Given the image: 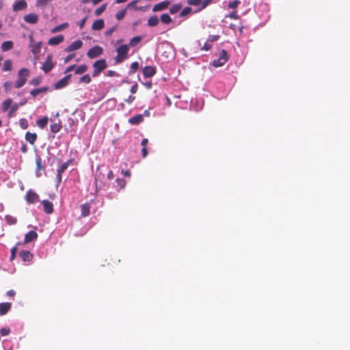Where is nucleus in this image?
Here are the masks:
<instances>
[{
  "label": "nucleus",
  "mask_w": 350,
  "mask_h": 350,
  "mask_svg": "<svg viewBox=\"0 0 350 350\" xmlns=\"http://www.w3.org/2000/svg\"><path fill=\"white\" fill-rule=\"evenodd\" d=\"M62 128L60 122H55L51 124V131L53 133H58Z\"/></svg>",
  "instance_id": "cd10ccee"
},
{
  "label": "nucleus",
  "mask_w": 350,
  "mask_h": 350,
  "mask_svg": "<svg viewBox=\"0 0 350 350\" xmlns=\"http://www.w3.org/2000/svg\"><path fill=\"white\" fill-rule=\"evenodd\" d=\"M20 126L22 129H26L28 126L27 122L25 119H21L20 120Z\"/></svg>",
  "instance_id": "3c124183"
},
{
  "label": "nucleus",
  "mask_w": 350,
  "mask_h": 350,
  "mask_svg": "<svg viewBox=\"0 0 350 350\" xmlns=\"http://www.w3.org/2000/svg\"><path fill=\"white\" fill-rule=\"evenodd\" d=\"M191 12V8L189 7L185 8L180 12V16H186Z\"/></svg>",
  "instance_id": "09e8293b"
},
{
  "label": "nucleus",
  "mask_w": 350,
  "mask_h": 350,
  "mask_svg": "<svg viewBox=\"0 0 350 350\" xmlns=\"http://www.w3.org/2000/svg\"><path fill=\"white\" fill-rule=\"evenodd\" d=\"M40 83V79L39 78H35L30 81L29 83L33 85H37Z\"/></svg>",
  "instance_id": "6e6d98bb"
},
{
  "label": "nucleus",
  "mask_w": 350,
  "mask_h": 350,
  "mask_svg": "<svg viewBox=\"0 0 350 350\" xmlns=\"http://www.w3.org/2000/svg\"><path fill=\"white\" fill-rule=\"evenodd\" d=\"M213 0H202V3L200 5H202L201 8L199 10H202V9H204Z\"/></svg>",
  "instance_id": "8fccbe9b"
},
{
  "label": "nucleus",
  "mask_w": 350,
  "mask_h": 350,
  "mask_svg": "<svg viewBox=\"0 0 350 350\" xmlns=\"http://www.w3.org/2000/svg\"><path fill=\"white\" fill-rule=\"evenodd\" d=\"M25 198L28 203H35L39 200V196L34 191L29 190L27 191Z\"/></svg>",
  "instance_id": "423d86ee"
},
{
  "label": "nucleus",
  "mask_w": 350,
  "mask_h": 350,
  "mask_svg": "<svg viewBox=\"0 0 350 350\" xmlns=\"http://www.w3.org/2000/svg\"><path fill=\"white\" fill-rule=\"evenodd\" d=\"M68 27V23H62V24H61L59 25H57V26L53 27L51 30V32L52 33H57V32H59V31H61L65 29Z\"/></svg>",
  "instance_id": "5701e85b"
},
{
  "label": "nucleus",
  "mask_w": 350,
  "mask_h": 350,
  "mask_svg": "<svg viewBox=\"0 0 350 350\" xmlns=\"http://www.w3.org/2000/svg\"><path fill=\"white\" fill-rule=\"evenodd\" d=\"M93 67H94V71L92 73V76L94 77H97L102 70H103L104 69L106 68V67H107L106 61L103 59L97 60L94 63Z\"/></svg>",
  "instance_id": "7ed1b4c3"
},
{
  "label": "nucleus",
  "mask_w": 350,
  "mask_h": 350,
  "mask_svg": "<svg viewBox=\"0 0 350 350\" xmlns=\"http://www.w3.org/2000/svg\"><path fill=\"white\" fill-rule=\"evenodd\" d=\"M87 70H88V66H86L85 64L80 65L75 69V73L77 75H81V74L86 72Z\"/></svg>",
  "instance_id": "2f4dec72"
},
{
  "label": "nucleus",
  "mask_w": 350,
  "mask_h": 350,
  "mask_svg": "<svg viewBox=\"0 0 350 350\" xmlns=\"http://www.w3.org/2000/svg\"><path fill=\"white\" fill-rule=\"evenodd\" d=\"M53 67V64L51 62V57L48 56L46 61L44 63L42 69L44 72H49Z\"/></svg>",
  "instance_id": "4468645a"
},
{
  "label": "nucleus",
  "mask_w": 350,
  "mask_h": 350,
  "mask_svg": "<svg viewBox=\"0 0 350 350\" xmlns=\"http://www.w3.org/2000/svg\"><path fill=\"white\" fill-rule=\"evenodd\" d=\"M42 204L43 205L44 210L46 213L50 214L53 212V206L52 202H49V200H45L42 202Z\"/></svg>",
  "instance_id": "f3484780"
},
{
  "label": "nucleus",
  "mask_w": 350,
  "mask_h": 350,
  "mask_svg": "<svg viewBox=\"0 0 350 350\" xmlns=\"http://www.w3.org/2000/svg\"><path fill=\"white\" fill-rule=\"evenodd\" d=\"M48 121H49V118L46 116L44 117L42 119H40L37 121V125L40 129H44L46 126Z\"/></svg>",
  "instance_id": "c85d7f7f"
},
{
  "label": "nucleus",
  "mask_w": 350,
  "mask_h": 350,
  "mask_svg": "<svg viewBox=\"0 0 350 350\" xmlns=\"http://www.w3.org/2000/svg\"><path fill=\"white\" fill-rule=\"evenodd\" d=\"M12 104V100L8 98L2 103V109L3 111H6Z\"/></svg>",
  "instance_id": "c756f323"
},
{
  "label": "nucleus",
  "mask_w": 350,
  "mask_h": 350,
  "mask_svg": "<svg viewBox=\"0 0 350 350\" xmlns=\"http://www.w3.org/2000/svg\"><path fill=\"white\" fill-rule=\"evenodd\" d=\"M170 2L169 1H164L160 2L153 6L152 11L156 12L164 10L167 8V7L170 5Z\"/></svg>",
  "instance_id": "0eeeda50"
},
{
  "label": "nucleus",
  "mask_w": 350,
  "mask_h": 350,
  "mask_svg": "<svg viewBox=\"0 0 350 350\" xmlns=\"http://www.w3.org/2000/svg\"><path fill=\"white\" fill-rule=\"evenodd\" d=\"M161 21L164 24H169L172 22V18L167 14H163L161 16Z\"/></svg>",
  "instance_id": "72a5a7b5"
},
{
  "label": "nucleus",
  "mask_w": 350,
  "mask_h": 350,
  "mask_svg": "<svg viewBox=\"0 0 350 350\" xmlns=\"http://www.w3.org/2000/svg\"><path fill=\"white\" fill-rule=\"evenodd\" d=\"M155 68L152 66H146L143 69V74L146 77H151L155 74Z\"/></svg>",
  "instance_id": "a211bd4d"
},
{
  "label": "nucleus",
  "mask_w": 350,
  "mask_h": 350,
  "mask_svg": "<svg viewBox=\"0 0 350 350\" xmlns=\"http://www.w3.org/2000/svg\"><path fill=\"white\" fill-rule=\"evenodd\" d=\"M64 40V37L63 35H58L57 36L53 37L48 40V44L51 46H55L60 44Z\"/></svg>",
  "instance_id": "9b49d317"
},
{
  "label": "nucleus",
  "mask_w": 350,
  "mask_h": 350,
  "mask_svg": "<svg viewBox=\"0 0 350 350\" xmlns=\"http://www.w3.org/2000/svg\"><path fill=\"white\" fill-rule=\"evenodd\" d=\"M46 90V88H37V89H34V90H31L30 94L33 96H36L40 93L44 92Z\"/></svg>",
  "instance_id": "c9c22d12"
},
{
  "label": "nucleus",
  "mask_w": 350,
  "mask_h": 350,
  "mask_svg": "<svg viewBox=\"0 0 350 350\" xmlns=\"http://www.w3.org/2000/svg\"><path fill=\"white\" fill-rule=\"evenodd\" d=\"M104 21L103 19H98L93 23L92 29L95 31L100 30L104 27Z\"/></svg>",
  "instance_id": "6ab92c4d"
},
{
  "label": "nucleus",
  "mask_w": 350,
  "mask_h": 350,
  "mask_svg": "<svg viewBox=\"0 0 350 350\" xmlns=\"http://www.w3.org/2000/svg\"><path fill=\"white\" fill-rule=\"evenodd\" d=\"M70 75H68L64 77L63 79H60L55 83V88L56 89H60L65 87L68 83V81L70 80Z\"/></svg>",
  "instance_id": "ddd939ff"
},
{
  "label": "nucleus",
  "mask_w": 350,
  "mask_h": 350,
  "mask_svg": "<svg viewBox=\"0 0 350 350\" xmlns=\"http://www.w3.org/2000/svg\"><path fill=\"white\" fill-rule=\"evenodd\" d=\"M135 99V96H129L128 98L125 100V101L128 103H131Z\"/></svg>",
  "instance_id": "338daca9"
},
{
  "label": "nucleus",
  "mask_w": 350,
  "mask_h": 350,
  "mask_svg": "<svg viewBox=\"0 0 350 350\" xmlns=\"http://www.w3.org/2000/svg\"><path fill=\"white\" fill-rule=\"evenodd\" d=\"M14 46L12 41H5L1 44V50L3 51H8L11 50Z\"/></svg>",
  "instance_id": "4be33fe9"
},
{
  "label": "nucleus",
  "mask_w": 350,
  "mask_h": 350,
  "mask_svg": "<svg viewBox=\"0 0 350 350\" xmlns=\"http://www.w3.org/2000/svg\"><path fill=\"white\" fill-rule=\"evenodd\" d=\"M159 18L157 16H152L148 20V25L154 27L159 23Z\"/></svg>",
  "instance_id": "bb28decb"
},
{
  "label": "nucleus",
  "mask_w": 350,
  "mask_h": 350,
  "mask_svg": "<svg viewBox=\"0 0 350 350\" xmlns=\"http://www.w3.org/2000/svg\"><path fill=\"white\" fill-rule=\"evenodd\" d=\"M139 68V64L137 62H133L131 65V72H135Z\"/></svg>",
  "instance_id": "de8ad7c7"
},
{
  "label": "nucleus",
  "mask_w": 350,
  "mask_h": 350,
  "mask_svg": "<svg viewBox=\"0 0 350 350\" xmlns=\"http://www.w3.org/2000/svg\"><path fill=\"white\" fill-rule=\"evenodd\" d=\"M86 19H87V17H85L84 18H83L82 20H81L79 23H78V25L79 27L82 29L84 25H85V21H86Z\"/></svg>",
  "instance_id": "bf43d9fd"
},
{
  "label": "nucleus",
  "mask_w": 350,
  "mask_h": 350,
  "mask_svg": "<svg viewBox=\"0 0 350 350\" xmlns=\"http://www.w3.org/2000/svg\"><path fill=\"white\" fill-rule=\"evenodd\" d=\"M79 81L86 84L90 83L91 81L90 76L89 75H85L79 79Z\"/></svg>",
  "instance_id": "ea45409f"
},
{
  "label": "nucleus",
  "mask_w": 350,
  "mask_h": 350,
  "mask_svg": "<svg viewBox=\"0 0 350 350\" xmlns=\"http://www.w3.org/2000/svg\"><path fill=\"white\" fill-rule=\"evenodd\" d=\"M137 1H137V0L131 1V3H129L127 5V8H134L136 10H142V8H139L135 6V4L137 3Z\"/></svg>",
  "instance_id": "864d4df0"
},
{
  "label": "nucleus",
  "mask_w": 350,
  "mask_h": 350,
  "mask_svg": "<svg viewBox=\"0 0 350 350\" xmlns=\"http://www.w3.org/2000/svg\"><path fill=\"white\" fill-rule=\"evenodd\" d=\"M228 56L227 55L226 51L224 49H222L219 54V59L214 60L212 62V65L216 68L220 67V66L224 65V64L228 61Z\"/></svg>",
  "instance_id": "20e7f679"
},
{
  "label": "nucleus",
  "mask_w": 350,
  "mask_h": 350,
  "mask_svg": "<svg viewBox=\"0 0 350 350\" xmlns=\"http://www.w3.org/2000/svg\"><path fill=\"white\" fill-rule=\"evenodd\" d=\"M37 135L36 133H32L30 132H27L25 135V139L27 142H29L31 144H33L35 141L36 140Z\"/></svg>",
  "instance_id": "b1692460"
},
{
  "label": "nucleus",
  "mask_w": 350,
  "mask_h": 350,
  "mask_svg": "<svg viewBox=\"0 0 350 350\" xmlns=\"http://www.w3.org/2000/svg\"><path fill=\"white\" fill-rule=\"evenodd\" d=\"M27 6V4L25 0H18L13 5V10L17 12L19 10H25Z\"/></svg>",
  "instance_id": "1a4fd4ad"
},
{
  "label": "nucleus",
  "mask_w": 350,
  "mask_h": 350,
  "mask_svg": "<svg viewBox=\"0 0 350 350\" xmlns=\"http://www.w3.org/2000/svg\"><path fill=\"white\" fill-rule=\"evenodd\" d=\"M142 40V37L141 36H135L134 38H133L132 39H131L130 42H129V45L130 46H135L137 44H138Z\"/></svg>",
  "instance_id": "7c9ffc66"
},
{
  "label": "nucleus",
  "mask_w": 350,
  "mask_h": 350,
  "mask_svg": "<svg viewBox=\"0 0 350 350\" xmlns=\"http://www.w3.org/2000/svg\"><path fill=\"white\" fill-rule=\"evenodd\" d=\"M81 215L83 217H86L90 215V206L88 204H84L81 206Z\"/></svg>",
  "instance_id": "393cba45"
},
{
  "label": "nucleus",
  "mask_w": 350,
  "mask_h": 350,
  "mask_svg": "<svg viewBox=\"0 0 350 350\" xmlns=\"http://www.w3.org/2000/svg\"><path fill=\"white\" fill-rule=\"evenodd\" d=\"M189 5H199L202 3V0H187Z\"/></svg>",
  "instance_id": "a18cd8bd"
},
{
  "label": "nucleus",
  "mask_w": 350,
  "mask_h": 350,
  "mask_svg": "<svg viewBox=\"0 0 350 350\" xmlns=\"http://www.w3.org/2000/svg\"><path fill=\"white\" fill-rule=\"evenodd\" d=\"M29 72L27 68H21L18 72V80L16 81L15 86L17 88L23 87L29 76Z\"/></svg>",
  "instance_id": "f257e3e1"
},
{
  "label": "nucleus",
  "mask_w": 350,
  "mask_h": 350,
  "mask_svg": "<svg viewBox=\"0 0 350 350\" xmlns=\"http://www.w3.org/2000/svg\"><path fill=\"white\" fill-rule=\"evenodd\" d=\"M181 9V5L178 4L174 5L170 8V12L172 14L177 13Z\"/></svg>",
  "instance_id": "a19ab883"
},
{
  "label": "nucleus",
  "mask_w": 350,
  "mask_h": 350,
  "mask_svg": "<svg viewBox=\"0 0 350 350\" xmlns=\"http://www.w3.org/2000/svg\"><path fill=\"white\" fill-rule=\"evenodd\" d=\"M211 46H212V45L208 44V42H207L202 47V50L208 51L211 48Z\"/></svg>",
  "instance_id": "052dcab7"
},
{
  "label": "nucleus",
  "mask_w": 350,
  "mask_h": 350,
  "mask_svg": "<svg viewBox=\"0 0 350 350\" xmlns=\"http://www.w3.org/2000/svg\"><path fill=\"white\" fill-rule=\"evenodd\" d=\"M30 41H31V51L33 54L36 55L38 53H40V47H41V42L33 44V39L32 36L29 37Z\"/></svg>",
  "instance_id": "2eb2a0df"
},
{
  "label": "nucleus",
  "mask_w": 350,
  "mask_h": 350,
  "mask_svg": "<svg viewBox=\"0 0 350 350\" xmlns=\"http://www.w3.org/2000/svg\"><path fill=\"white\" fill-rule=\"evenodd\" d=\"M106 8L107 4H103L100 7L98 8L94 12L95 15L100 16L106 10Z\"/></svg>",
  "instance_id": "58836bf2"
},
{
  "label": "nucleus",
  "mask_w": 350,
  "mask_h": 350,
  "mask_svg": "<svg viewBox=\"0 0 350 350\" xmlns=\"http://www.w3.org/2000/svg\"><path fill=\"white\" fill-rule=\"evenodd\" d=\"M241 3V1L239 0H234L232 1L229 2L228 6L230 9H234L236 8L239 4Z\"/></svg>",
  "instance_id": "37998d69"
},
{
  "label": "nucleus",
  "mask_w": 350,
  "mask_h": 350,
  "mask_svg": "<svg viewBox=\"0 0 350 350\" xmlns=\"http://www.w3.org/2000/svg\"><path fill=\"white\" fill-rule=\"evenodd\" d=\"M68 167V163L66 162L62 163L61 165L59 166V167L57 170V172L63 173Z\"/></svg>",
  "instance_id": "79ce46f5"
},
{
  "label": "nucleus",
  "mask_w": 350,
  "mask_h": 350,
  "mask_svg": "<svg viewBox=\"0 0 350 350\" xmlns=\"http://www.w3.org/2000/svg\"><path fill=\"white\" fill-rule=\"evenodd\" d=\"M62 173L59 174V172L57 173L56 180H57V184H59L62 181Z\"/></svg>",
  "instance_id": "69168bd1"
},
{
  "label": "nucleus",
  "mask_w": 350,
  "mask_h": 350,
  "mask_svg": "<svg viewBox=\"0 0 350 350\" xmlns=\"http://www.w3.org/2000/svg\"><path fill=\"white\" fill-rule=\"evenodd\" d=\"M228 16L233 19H237L239 18L237 12L236 11L230 13Z\"/></svg>",
  "instance_id": "13d9d810"
},
{
  "label": "nucleus",
  "mask_w": 350,
  "mask_h": 350,
  "mask_svg": "<svg viewBox=\"0 0 350 350\" xmlns=\"http://www.w3.org/2000/svg\"><path fill=\"white\" fill-rule=\"evenodd\" d=\"M218 38H219V36H209L208 38L207 41L208 42H213L217 40Z\"/></svg>",
  "instance_id": "5fc2aeb1"
},
{
  "label": "nucleus",
  "mask_w": 350,
  "mask_h": 350,
  "mask_svg": "<svg viewBox=\"0 0 350 350\" xmlns=\"http://www.w3.org/2000/svg\"><path fill=\"white\" fill-rule=\"evenodd\" d=\"M17 250H18L17 245H16L12 248L11 257H10L11 260H13L15 258Z\"/></svg>",
  "instance_id": "603ef678"
},
{
  "label": "nucleus",
  "mask_w": 350,
  "mask_h": 350,
  "mask_svg": "<svg viewBox=\"0 0 350 350\" xmlns=\"http://www.w3.org/2000/svg\"><path fill=\"white\" fill-rule=\"evenodd\" d=\"M19 107V105L15 103L14 105H12L10 106V109L8 112V116L9 117H12L14 115L15 112L18 110Z\"/></svg>",
  "instance_id": "f704fd0d"
},
{
  "label": "nucleus",
  "mask_w": 350,
  "mask_h": 350,
  "mask_svg": "<svg viewBox=\"0 0 350 350\" xmlns=\"http://www.w3.org/2000/svg\"><path fill=\"white\" fill-rule=\"evenodd\" d=\"M116 181L122 188L124 187L125 181L123 179L117 178Z\"/></svg>",
  "instance_id": "680f3d73"
},
{
  "label": "nucleus",
  "mask_w": 350,
  "mask_h": 350,
  "mask_svg": "<svg viewBox=\"0 0 350 350\" xmlns=\"http://www.w3.org/2000/svg\"><path fill=\"white\" fill-rule=\"evenodd\" d=\"M126 9L122 10L119 12H118L116 14V18L117 20L120 21L122 20L126 15Z\"/></svg>",
  "instance_id": "4c0bfd02"
},
{
  "label": "nucleus",
  "mask_w": 350,
  "mask_h": 350,
  "mask_svg": "<svg viewBox=\"0 0 350 350\" xmlns=\"http://www.w3.org/2000/svg\"><path fill=\"white\" fill-rule=\"evenodd\" d=\"M83 45V42L81 40H77L72 42L66 49V52H71L72 51L77 50L80 49Z\"/></svg>",
  "instance_id": "9d476101"
},
{
  "label": "nucleus",
  "mask_w": 350,
  "mask_h": 350,
  "mask_svg": "<svg viewBox=\"0 0 350 350\" xmlns=\"http://www.w3.org/2000/svg\"><path fill=\"white\" fill-rule=\"evenodd\" d=\"M19 256L24 261H30L33 258V254L27 250H22Z\"/></svg>",
  "instance_id": "dca6fc26"
},
{
  "label": "nucleus",
  "mask_w": 350,
  "mask_h": 350,
  "mask_svg": "<svg viewBox=\"0 0 350 350\" xmlns=\"http://www.w3.org/2000/svg\"><path fill=\"white\" fill-rule=\"evenodd\" d=\"M11 85H12V82H10V81H6L3 84V87L5 88V92H8L10 90Z\"/></svg>",
  "instance_id": "4d7b16f0"
},
{
  "label": "nucleus",
  "mask_w": 350,
  "mask_h": 350,
  "mask_svg": "<svg viewBox=\"0 0 350 350\" xmlns=\"http://www.w3.org/2000/svg\"><path fill=\"white\" fill-rule=\"evenodd\" d=\"M12 62L10 59H7L4 62L3 69L4 71H8L12 69Z\"/></svg>",
  "instance_id": "e433bc0d"
},
{
  "label": "nucleus",
  "mask_w": 350,
  "mask_h": 350,
  "mask_svg": "<svg viewBox=\"0 0 350 350\" xmlns=\"http://www.w3.org/2000/svg\"><path fill=\"white\" fill-rule=\"evenodd\" d=\"M37 237H38V234L36 231H33V230L29 231L28 233H27L25 235L24 243L25 244L29 243L31 241L36 239Z\"/></svg>",
  "instance_id": "f8f14e48"
},
{
  "label": "nucleus",
  "mask_w": 350,
  "mask_h": 350,
  "mask_svg": "<svg viewBox=\"0 0 350 350\" xmlns=\"http://www.w3.org/2000/svg\"><path fill=\"white\" fill-rule=\"evenodd\" d=\"M129 50V46L127 44H123L116 49L118 55L116 57V61L118 63L122 62L127 57V53Z\"/></svg>",
  "instance_id": "f03ea898"
},
{
  "label": "nucleus",
  "mask_w": 350,
  "mask_h": 350,
  "mask_svg": "<svg viewBox=\"0 0 350 350\" xmlns=\"http://www.w3.org/2000/svg\"><path fill=\"white\" fill-rule=\"evenodd\" d=\"M10 332V329L8 327H3L0 329V333L2 336H8Z\"/></svg>",
  "instance_id": "49530a36"
},
{
  "label": "nucleus",
  "mask_w": 350,
  "mask_h": 350,
  "mask_svg": "<svg viewBox=\"0 0 350 350\" xmlns=\"http://www.w3.org/2000/svg\"><path fill=\"white\" fill-rule=\"evenodd\" d=\"M36 161L37 170H43L44 166L42 165L41 159L37 158ZM36 173H37V176H38L39 175H38V171H36Z\"/></svg>",
  "instance_id": "c03bdc74"
},
{
  "label": "nucleus",
  "mask_w": 350,
  "mask_h": 350,
  "mask_svg": "<svg viewBox=\"0 0 350 350\" xmlns=\"http://www.w3.org/2000/svg\"><path fill=\"white\" fill-rule=\"evenodd\" d=\"M11 308V304L10 303H1L0 304V315L5 314Z\"/></svg>",
  "instance_id": "412c9836"
},
{
  "label": "nucleus",
  "mask_w": 350,
  "mask_h": 350,
  "mask_svg": "<svg viewBox=\"0 0 350 350\" xmlns=\"http://www.w3.org/2000/svg\"><path fill=\"white\" fill-rule=\"evenodd\" d=\"M23 19L27 23L36 24L38 21V16L34 13H31L25 15Z\"/></svg>",
  "instance_id": "6e6552de"
},
{
  "label": "nucleus",
  "mask_w": 350,
  "mask_h": 350,
  "mask_svg": "<svg viewBox=\"0 0 350 350\" xmlns=\"http://www.w3.org/2000/svg\"><path fill=\"white\" fill-rule=\"evenodd\" d=\"M113 177H114V175H113V172H112V171H111V170H109V171L108 172V174H107V178H108L109 180H111L112 178H113Z\"/></svg>",
  "instance_id": "774afa93"
},
{
  "label": "nucleus",
  "mask_w": 350,
  "mask_h": 350,
  "mask_svg": "<svg viewBox=\"0 0 350 350\" xmlns=\"http://www.w3.org/2000/svg\"><path fill=\"white\" fill-rule=\"evenodd\" d=\"M144 120L143 115L138 114L129 119V122L131 124H138Z\"/></svg>",
  "instance_id": "aec40b11"
},
{
  "label": "nucleus",
  "mask_w": 350,
  "mask_h": 350,
  "mask_svg": "<svg viewBox=\"0 0 350 350\" xmlns=\"http://www.w3.org/2000/svg\"><path fill=\"white\" fill-rule=\"evenodd\" d=\"M53 0H36V5L41 9H44L48 3Z\"/></svg>",
  "instance_id": "a878e982"
},
{
  "label": "nucleus",
  "mask_w": 350,
  "mask_h": 350,
  "mask_svg": "<svg viewBox=\"0 0 350 350\" xmlns=\"http://www.w3.org/2000/svg\"><path fill=\"white\" fill-rule=\"evenodd\" d=\"M103 50L100 46H95L88 51L87 55L92 59L96 58L100 55L103 53Z\"/></svg>",
  "instance_id": "39448f33"
},
{
  "label": "nucleus",
  "mask_w": 350,
  "mask_h": 350,
  "mask_svg": "<svg viewBox=\"0 0 350 350\" xmlns=\"http://www.w3.org/2000/svg\"><path fill=\"white\" fill-rule=\"evenodd\" d=\"M74 57V55L73 54H71V55H68L65 59H64V62L65 63H68V62H70L72 58Z\"/></svg>",
  "instance_id": "0e129e2a"
},
{
  "label": "nucleus",
  "mask_w": 350,
  "mask_h": 350,
  "mask_svg": "<svg viewBox=\"0 0 350 350\" xmlns=\"http://www.w3.org/2000/svg\"><path fill=\"white\" fill-rule=\"evenodd\" d=\"M116 29V27H113L108 30L106 31L105 34L107 36H110Z\"/></svg>",
  "instance_id": "e2e57ef3"
},
{
  "label": "nucleus",
  "mask_w": 350,
  "mask_h": 350,
  "mask_svg": "<svg viewBox=\"0 0 350 350\" xmlns=\"http://www.w3.org/2000/svg\"><path fill=\"white\" fill-rule=\"evenodd\" d=\"M5 219L6 221V222L10 225L15 224H16V221H17V219L16 217H14L12 215H5Z\"/></svg>",
  "instance_id": "473e14b6"
}]
</instances>
